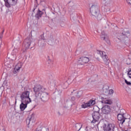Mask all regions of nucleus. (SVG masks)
<instances>
[{
    "label": "nucleus",
    "mask_w": 131,
    "mask_h": 131,
    "mask_svg": "<svg viewBox=\"0 0 131 131\" xmlns=\"http://www.w3.org/2000/svg\"><path fill=\"white\" fill-rule=\"evenodd\" d=\"M90 12L92 16L97 17V15L99 13V6L98 5H95V4H93L90 8Z\"/></svg>",
    "instance_id": "6"
},
{
    "label": "nucleus",
    "mask_w": 131,
    "mask_h": 131,
    "mask_svg": "<svg viewBox=\"0 0 131 131\" xmlns=\"http://www.w3.org/2000/svg\"><path fill=\"white\" fill-rule=\"evenodd\" d=\"M41 131H49V128H46V127H43L41 129Z\"/></svg>",
    "instance_id": "29"
},
{
    "label": "nucleus",
    "mask_w": 131,
    "mask_h": 131,
    "mask_svg": "<svg viewBox=\"0 0 131 131\" xmlns=\"http://www.w3.org/2000/svg\"><path fill=\"white\" fill-rule=\"evenodd\" d=\"M90 61V58L89 57H80L79 60L78 61V67H79L80 65H82V66H83L84 64H86V63H89Z\"/></svg>",
    "instance_id": "9"
},
{
    "label": "nucleus",
    "mask_w": 131,
    "mask_h": 131,
    "mask_svg": "<svg viewBox=\"0 0 131 131\" xmlns=\"http://www.w3.org/2000/svg\"><path fill=\"white\" fill-rule=\"evenodd\" d=\"M100 37L102 40H105V41H107L108 42H109V40H108V37L107 36V34L105 33V32L104 31H102L101 32Z\"/></svg>",
    "instance_id": "20"
},
{
    "label": "nucleus",
    "mask_w": 131,
    "mask_h": 131,
    "mask_svg": "<svg viewBox=\"0 0 131 131\" xmlns=\"http://www.w3.org/2000/svg\"><path fill=\"white\" fill-rule=\"evenodd\" d=\"M5 7L11 8L12 6H16L18 0H4Z\"/></svg>",
    "instance_id": "7"
},
{
    "label": "nucleus",
    "mask_w": 131,
    "mask_h": 131,
    "mask_svg": "<svg viewBox=\"0 0 131 131\" xmlns=\"http://www.w3.org/2000/svg\"><path fill=\"white\" fill-rule=\"evenodd\" d=\"M118 120L120 121V123L123 124L124 121H125V119H127L124 117V113L122 114H119L117 116Z\"/></svg>",
    "instance_id": "16"
},
{
    "label": "nucleus",
    "mask_w": 131,
    "mask_h": 131,
    "mask_svg": "<svg viewBox=\"0 0 131 131\" xmlns=\"http://www.w3.org/2000/svg\"><path fill=\"white\" fill-rule=\"evenodd\" d=\"M96 104V101L94 100H91L87 102H83L81 105V108L85 109V108H89V107H91V106H94Z\"/></svg>",
    "instance_id": "10"
},
{
    "label": "nucleus",
    "mask_w": 131,
    "mask_h": 131,
    "mask_svg": "<svg viewBox=\"0 0 131 131\" xmlns=\"http://www.w3.org/2000/svg\"><path fill=\"white\" fill-rule=\"evenodd\" d=\"M96 108L98 109V111H94L92 114L93 120L91 122L92 123H96L101 117V115L99 112L100 108L98 107H96Z\"/></svg>",
    "instance_id": "3"
},
{
    "label": "nucleus",
    "mask_w": 131,
    "mask_h": 131,
    "mask_svg": "<svg viewBox=\"0 0 131 131\" xmlns=\"http://www.w3.org/2000/svg\"><path fill=\"white\" fill-rule=\"evenodd\" d=\"M22 67V63H17L15 68H14V70L13 71V73L14 74H16V73L19 72V71L20 70V68Z\"/></svg>",
    "instance_id": "19"
},
{
    "label": "nucleus",
    "mask_w": 131,
    "mask_h": 131,
    "mask_svg": "<svg viewBox=\"0 0 131 131\" xmlns=\"http://www.w3.org/2000/svg\"><path fill=\"white\" fill-rule=\"evenodd\" d=\"M85 130H86V131L88 130V127H86L85 128Z\"/></svg>",
    "instance_id": "39"
},
{
    "label": "nucleus",
    "mask_w": 131,
    "mask_h": 131,
    "mask_svg": "<svg viewBox=\"0 0 131 131\" xmlns=\"http://www.w3.org/2000/svg\"><path fill=\"white\" fill-rule=\"evenodd\" d=\"M96 19L98 20V21H101V19H102V15L101 14H99V13L96 14V16H94Z\"/></svg>",
    "instance_id": "26"
},
{
    "label": "nucleus",
    "mask_w": 131,
    "mask_h": 131,
    "mask_svg": "<svg viewBox=\"0 0 131 131\" xmlns=\"http://www.w3.org/2000/svg\"><path fill=\"white\" fill-rule=\"evenodd\" d=\"M114 93V90L111 89L108 90V96H111V95H113Z\"/></svg>",
    "instance_id": "27"
},
{
    "label": "nucleus",
    "mask_w": 131,
    "mask_h": 131,
    "mask_svg": "<svg viewBox=\"0 0 131 131\" xmlns=\"http://www.w3.org/2000/svg\"><path fill=\"white\" fill-rule=\"evenodd\" d=\"M48 63L49 64H50V63H51V59H50V57L48 56Z\"/></svg>",
    "instance_id": "35"
},
{
    "label": "nucleus",
    "mask_w": 131,
    "mask_h": 131,
    "mask_svg": "<svg viewBox=\"0 0 131 131\" xmlns=\"http://www.w3.org/2000/svg\"><path fill=\"white\" fill-rule=\"evenodd\" d=\"M44 13H46V9H43L42 11H40V10L38 9L37 13L36 14L35 17L39 19V18H41V16H42V14Z\"/></svg>",
    "instance_id": "18"
},
{
    "label": "nucleus",
    "mask_w": 131,
    "mask_h": 131,
    "mask_svg": "<svg viewBox=\"0 0 131 131\" xmlns=\"http://www.w3.org/2000/svg\"><path fill=\"white\" fill-rule=\"evenodd\" d=\"M127 3L128 4H130V5H131V0H127Z\"/></svg>",
    "instance_id": "34"
},
{
    "label": "nucleus",
    "mask_w": 131,
    "mask_h": 131,
    "mask_svg": "<svg viewBox=\"0 0 131 131\" xmlns=\"http://www.w3.org/2000/svg\"><path fill=\"white\" fill-rule=\"evenodd\" d=\"M122 111H123V110H122Z\"/></svg>",
    "instance_id": "43"
},
{
    "label": "nucleus",
    "mask_w": 131,
    "mask_h": 131,
    "mask_svg": "<svg viewBox=\"0 0 131 131\" xmlns=\"http://www.w3.org/2000/svg\"><path fill=\"white\" fill-rule=\"evenodd\" d=\"M17 53H18V49H14L13 50L12 55L13 56V58H12V60L13 61L16 60V59L17 58Z\"/></svg>",
    "instance_id": "24"
},
{
    "label": "nucleus",
    "mask_w": 131,
    "mask_h": 131,
    "mask_svg": "<svg viewBox=\"0 0 131 131\" xmlns=\"http://www.w3.org/2000/svg\"><path fill=\"white\" fill-rule=\"evenodd\" d=\"M27 124H28V127H32L34 125L35 122V118H34V115L32 114L31 116H29L26 119Z\"/></svg>",
    "instance_id": "5"
},
{
    "label": "nucleus",
    "mask_w": 131,
    "mask_h": 131,
    "mask_svg": "<svg viewBox=\"0 0 131 131\" xmlns=\"http://www.w3.org/2000/svg\"><path fill=\"white\" fill-rule=\"evenodd\" d=\"M129 35H130V34H129V32H128V31H126L125 30H124L123 31L120 35V38H118V39H124L125 38L128 37Z\"/></svg>",
    "instance_id": "14"
},
{
    "label": "nucleus",
    "mask_w": 131,
    "mask_h": 131,
    "mask_svg": "<svg viewBox=\"0 0 131 131\" xmlns=\"http://www.w3.org/2000/svg\"><path fill=\"white\" fill-rule=\"evenodd\" d=\"M46 91V89L42 87V86L40 85H36L34 88V92L35 93V97H38L39 95H40L42 93H43Z\"/></svg>",
    "instance_id": "2"
},
{
    "label": "nucleus",
    "mask_w": 131,
    "mask_h": 131,
    "mask_svg": "<svg viewBox=\"0 0 131 131\" xmlns=\"http://www.w3.org/2000/svg\"><path fill=\"white\" fill-rule=\"evenodd\" d=\"M125 83H126V84H127L128 85H131L130 82L127 81V80H126V79H125Z\"/></svg>",
    "instance_id": "31"
},
{
    "label": "nucleus",
    "mask_w": 131,
    "mask_h": 131,
    "mask_svg": "<svg viewBox=\"0 0 131 131\" xmlns=\"http://www.w3.org/2000/svg\"><path fill=\"white\" fill-rule=\"evenodd\" d=\"M16 131H21V129L20 128H18Z\"/></svg>",
    "instance_id": "36"
},
{
    "label": "nucleus",
    "mask_w": 131,
    "mask_h": 131,
    "mask_svg": "<svg viewBox=\"0 0 131 131\" xmlns=\"http://www.w3.org/2000/svg\"><path fill=\"white\" fill-rule=\"evenodd\" d=\"M16 42H18V45H20V41H16Z\"/></svg>",
    "instance_id": "37"
},
{
    "label": "nucleus",
    "mask_w": 131,
    "mask_h": 131,
    "mask_svg": "<svg viewBox=\"0 0 131 131\" xmlns=\"http://www.w3.org/2000/svg\"><path fill=\"white\" fill-rule=\"evenodd\" d=\"M48 82L49 84H55V80H54V78L52 75H50L48 79Z\"/></svg>",
    "instance_id": "22"
},
{
    "label": "nucleus",
    "mask_w": 131,
    "mask_h": 131,
    "mask_svg": "<svg viewBox=\"0 0 131 131\" xmlns=\"http://www.w3.org/2000/svg\"><path fill=\"white\" fill-rule=\"evenodd\" d=\"M103 1L104 2V4H106V5L110 3V0H103Z\"/></svg>",
    "instance_id": "32"
},
{
    "label": "nucleus",
    "mask_w": 131,
    "mask_h": 131,
    "mask_svg": "<svg viewBox=\"0 0 131 131\" xmlns=\"http://www.w3.org/2000/svg\"><path fill=\"white\" fill-rule=\"evenodd\" d=\"M38 98H40L42 102H48V100H49V94L44 91L41 94H39Z\"/></svg>",
    "instance_id": "13"
},
{
    "label": "nucleus",
    "mask_w": 131,
    "mask_h": 131,
    "mask_svg": "<svg viewBox=\"0 0 131 131\" xmlns=\"http://www.w3.org/2000/svg\"><path fill=\"white\" fill-rule=\"evenodd\" d=\"M93 109H94V110L95 111V108H94Z\"/></svg>",
    "instance_id": "42"
},
{
    "label": "nucleus",
    "mask_w": 131,
    "mask_h": 131,
    "mask_svg": "<svg viewBox=\"0 0 131 131\" xmlns=\"http://www.w3.org/2000/svg\"><path fill=\"white\" fill-rule=\"evenodd\" d=\"M41 38L42 40H47L49 43H53L54 42V36L53 35H49V37L47 38L43 37V35H41Z\"/></svg>",
    "instance_id": "15"
},
{
    "label": "nucleus",
    "mask_w": 131,
    "mask_h": 131,
    "mask_svg": "<svg viewBox=\"0 0 131 131\" xmlns=\"http://www.w3.org/2000/svg\"><path fill=\"white\" fill-rule=\"evenodd\" d=\"M129 78H131V70H130L127 73Z\"/></svg>",
    "instance_id": "33"
},
{
    "label": "nucleus",
    "mask_w": 131,
    "mask_h": 131,
    "mask_svg": "<svg viewBox=\"0 0 131 131\" xmlns=\"http://www.w3.org/2000/svg\"><path fill=\"white\" fill-rule=\"evenodd\" d=\"M4 32H5V30H3V31L0 34V38L3 37V35H4Z\"/></svg>",
    "instance_id": "30"
},
{
    "label": "nucleus",
    "mask_w": 131,
    "mask_h": 131,
    "mask_svg": "<svg viewBox=\"0 0 131 131\" xmlns=\"http://www.w3.org/2000/svg\"><path fill=\"white\" fill-rule=\"evenodd\" d=\"M101 102L104 104H107L108 105H111V104L113 103L112 100L107 99L106 98H103V99L101 101Z\"/></svg>",
    "instance_id": "23"
},
{
    "label": "nucleus",
    "mask_w": 131,
    "mask_h": 131,
    "mask_svg": "<svg viewBox=\"0 0 131 131\" xmlns=\"http://www.w3.org/2000/svg\"><path fill=\"white\" fill-rule=\"evenodd\" d=\"M81 127H82V124L80 123L76 124L75 125L76 130H78V131L80 130Z\"/></svg>",
    "instance_id": "25"
},
{
    "label": "nucleus",
    "mask_w": 131,
    "mask_h": 131,
    "mask_svg": "<svg viewBox=\"0 0 131 131\" xmlns=\"http://www.w3.org/2000/svg\"><path fill=\"white\" fill-rule=\"evenodd\" d=\"M104 93L105 94V95H106V96H109V90L108 89H105L104 90Z\"/></svg>",
    "instance_id": "28"
},
{
    "label": "nucleus",
    "mask_w": 131,
    "mask_h": 131,
    "mask_svg": "<svg viewBox=\"0 0 131 131\" xmlns=\"http://www.w3.org/2000/svg\"><path fill=\"white\" fill-rule=\"evenodd\" d=\"M32 41V38L30 36L26 38L23 44V47H24L26 50L29 48L30 47V45L31 44V42Z\"/></svg>",
    "instance_id": "8"
},
{
    "label": "nucleus",
    "mask_w": 131,
    "mask_h": 131,
    "mask_svg": "<svg viewBox=\"0 0 131 131\" xmlns=\"http://www.w3.org/2000/svg\"><path fill=\"white\" fill-rule=\"evenodd\" d=\"M30 91L31 90L29 89L28 90L25 91L20 95V99L23 102H31V99L29 98V95H30Z\"/></svg>",
    "instance_id": "1"
},
{
    "label": "nucleus",
    "mask_w": 131,
    "mask_h": 131,
    "mask_svg": "<svg viewBox=\"0 0 131 131\" xmlns=\"http://www.w3.org/2000/svg\"><path fill=\"white\" fill-rule=\"evenodd\" d=\"M35 2H37V0H35Z\"/></svg>",
    "instance_id": "41"
},
{
    "label": "nucleus",
    "mask_w": 131,
    "mask_h": 131,
    "mask_svg": "<svg viewBox=\"0 0 131 131\" xmlns=\"http://www.w3.org/2000/svg\"><path fill=\"white\" fill-rule=\"evenodd\" d=\"M103 130L104 131H114L115 125L114 124H104L103 126Z\"/></svg>",
    "instance_id": "11"
},
{
    "label": "nucleus",
    "mask_w": 131,
    "mask_h": 131,
    "mask_svg": "<svg viewBox=\"0 0 131 131\" xmlns=\"http://www.w3.org/2000/svg\"><path fill=\"white\" fill-rule=\"evenodd\" d=\"M127 131H131L130 129L127 130Z\"/></svg>",
    "instance_id": "40"
},
{
    "label": "nucleus",
    "mask_w": 131,
    "mask_h": 131,
    "mask_svg": "<svg viewBox=\"0 0 131 131\" xmlns=\"http://www.w3.org/2000/svg\"><path fill=\"white\" fill-rule=\"evenodd\" d=\"M97 54H99V55L101 56V58L103 59L105 65L108 66V65H109V63H110V61L109 60V58H108V56L105 54V52L98 50Z\"/></svg>",
    "instance_id": "4"
},
{
    "label": "nucleus",
    "mask_w": 131,
    "mask_h": 131,
    "mask_svg": "<svg viewBox=\"0 0 131 131\" xmlns=\"http://www.w3.org/2000/svg\"><path fill=\"white\" fill-rule=\"evenodd\" d=\"M21 103L20 104V109L21 111H24V110L27 108V105L30 102L27 101L23 102V100H21Z\"/></svg>",
    "instance_id": "17"
},
{
    "label": "nucleus",
    "mask_w": 131,
    "mask_h": 131,
    "mask_svg": "<svg viewBox=\"0 0 131 131\" xmlns=\"http://www.w3.org/2000/svg\"><path fill=\"white\" fill-rule=\"evenodd\" d=\"M45 46H46V43H43V45H42V47H45Z\"/></svg>",
    "instance_id": "38"
},
{
    "label": "nucleus",
    "mask_w": 131,
    "mask_h": 131,
    "mask_svg": "<svg viewBox=\"0 0 131 131\" xmlns=\"http://www.w3.org/2000/svg\"><path fill=\"white\" fill-rule=\"evenodd\" d=\"M102 114H105V115H108L110 114L111 112V107L109 105H104L101 109Z\"/></svg>",
    "instance_id": "12"
},
{
    "label": "nucleus",
    "mask_w": 131,
    "mask_h": 131,
    "mask_svg": "<svg viewBox=\"0 0 131 131\" xmlns=\"http://www.w3.org/2000/svg\"><path fill=\"white\" fill-rule=\"evenodd\" d=\"M48 82L49 84H55V80H54V78L52 75H50L48 79Z\"/></svg>",
    "instance_id": "21"
}]
</instances>
